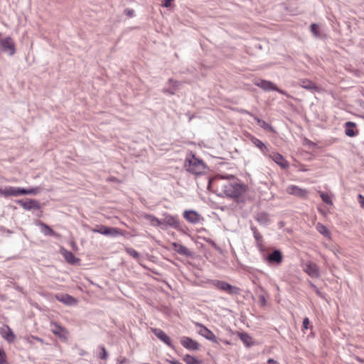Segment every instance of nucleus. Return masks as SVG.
Instances as JSON below:
<instances>
[{
    "label": "nucleus",
    "instance_id": "nucleus-1",
    "mask_svg": "<svg viewBox=\"0 0 364 364\" xmlns=\"http://www.w3.org/2000/svg\"><path fill=\"white\" fill-rule=\"evenodd\" d=\"M217 186L222 195L232 198L240 197L246 191L245 186L233 175H221L217 181Z\"/></svg>",
    "mask_w": 364,
    "mask_h": 364
},
{
    "label": "nucleus",
    "instance_id": "nucleus-2",
    "mask_svg": "<svg viewBox=\"0 0 364 364\" xmlns=\"http://www.w3.org/2000/svg\"><path fill=\"white\" fill-rule=\"evenodd\" d=\"M185 166L187 171L196 175L202 173L205 169V165L203 161L196 158L194 155L186 158Z\"/></svg>",
    "mask_w": 364,
    "mask_h": 364
},
{
    "label": "nucleus",
    "instance_id": "nucleus-3",
    "mask_svg": "<svg viewBox=\"0 0 364 364\" xmlns=\"http://www.w3.org/2000/svg\"><path fill=\"white\" fill-rule=\"evenodd\" d=\"M213 284L217 289L224 291L230 295H237L240 294V289L238 287L232 286L226 282L215 280L213 282Z\"/></svg>",
    "mask_w": 364,
    "mask_h": 364
},
{
    "label": "nucleus",
    "instance_id": "nucleus-4",
    "mask_svg": "<svg viewBox=\"0 0 364 364\" xmlns=\"http://www.w3.org/2000/svg\"><path fill=\"white\" fill-rule=\"evenodd\" d=\"M183 216L186 221L191 224L203 223L204 221L203 217L193 210H186L183 213Z\"/></svg>",
    "mask_w": 364,
    "mask_h": 364
},
{
    "label": "nucleus",
    "instance_id": "nucleus-5",
    "mask_svg": "<svg viewBox=\"0 0 364 364\" xmlns=\"http://www.w3.org/2000/svg\"><path fill=\"white\" fill-rule=\"evenodd\" d=\"M303 270L311 278L320 277V270L318 265L311 261L302 262Z\"/></svg>",
    "mask_w": 364,
    "mask_h": 364
},
{
    "label": "nucleus",
    "instance_id": "nucleus-6",
    "mask_svg": "<svg viewBox=\"0 0 364 364\" xmlns=\"http://www.w3.org/2000/svg\"><path fill=\"white\" fill-rule=\"evenodd\" d=\"M195 325L198 328L197 332L199 335L213 343H218V339L210 330L199 323H195Z\"/></svg>",
    "mask_w": 364,
    "mask_h": 364
},
{
    "label": "nucleus",
    "instance_id": "nucleus-7",
    "mask_svg": "<svg viewBox=\"0 0 364 364\" xmlns=\"http://www.w3.org/2000/svg\"><path fill=\"white\" fill-rule=\"evenodd\" d=\"M92 232H97L104 235L117 237L121 235L120 230L117 228H109L107 226L101 225L98 228L92 229Z\"/></svg>",
    "mask_w": 364,
    "mask_h": 364
},
{
    "label": "nucleus",
    "instance_id": "nucleus-8",
    "mask_svg": "<svg viewBox=\"0 0 364 364\" xmlns=\"http://www.w3.org/2000/svg\"><path fill=\"white\" fill-rule=\"evenodd\" d=\"M179 225L180 223L177 217L168 214L164 215V218L161 220V228L162 229H166V226L178 229L179 228Z\"/></svg>",
    "mask_w": 364,
    "mask_h": 364
},
{
    "label": "nucleus",
    "instance_id": "nucleus-9",
    "mask_svg": "<svg viewBox=\"0 0 364 364\" xmlns=\"http://www.w3.org/2000/svg\"><path fill=\"white\" fill-rule=\"evenodd\" d=\"M287 193L302 198H306L308 191L295 185H290L287 187Z\"/></svg>",
    "mask_w": 364,
    "mask_h": 364
},
{
    "label": "nucleus",
    "instance_id": "nucleus-10",
    "mask_svg": "<svg viewBox=\"0 0 364 364\" xmlns=\"http://www.w3.org/2000/svg\"><path fill=\"white\" fill-rule=\"evenodd\" d=\"M254 85L260 87L264 91H274L276 89V85L269 80L258 79L254 81Z\"/></svg>",
    "mask_w": 364,
    "mask_h": 364
},
{
    "label": "nucleus",
    "instance_id": "nucleus-11",
    "mask_svg": "<svg viewBox=\"0 0 364 364\" xmlns=\"http://www.w3.org/2000/svg\"><path fill=\"white\" fill-rule=\"evenodd\" d=\"M181 343L185 348L190 350H196L199 348V344L189 337H182L181 339Z\"/></svg>",
    "mask_w": 364,
    "mask_h": 364
},
{
    "label": "nucleus",
    "instance_id": "nucleus-12",
    "mask_svg": "<svg viewBox=\"0 0 364 364\" xmlns=\"http://www.w3.org/2000/svg\"><path fill=\"white\" fill-rule=\"evenodd\" d=\"M268 156L282 168L289 167L288 161L279 153H272Z\"/></svg>",
    "mask_w": 364,
    "mask_h": 364
},
{
    "label": "nucleus",
    "instance_id": "nucleus-13",
    "mask_svg": "<svg viewBox=\"0 0 364 364\" xmlns=\"http://www.w3.org/2000/svg\"><path fill=\"white\" fill-rule=\"evenodd\" d=\"M171 246L173 247V249L181 255L189 257L193 256L192 252L182 244L173 242Z\"/></svg>",
    "mask_w": 364,
    "mask_h": 364
},
{
    "label": "nucleus",
    "instance_id": "nucleus-14",
    "mask_svg": "<svg viewBox=\"0 0 364 364\" xmlns=\"http://www.w3.org/2000/svg\"><path fill=\"white\" fill-rule=\"evenodd\" d=\"M151 331L161 341L169 347H173L170 338L160 328H152Z\"/></svg>",
    "mask_w": 364,
    "mask_h": 364
},
{
    "label": "nucleus",
    "instance_id": "nucleus-15",
    "mask_svg": "<svg viewBox=\"0 0 364 364\" xmlns=\"http://www.w3.org/2000/svg\"><path fill=\"white\" fill-rule=\"evenodd\" d=\"M282 254L279 250H274L267 258L269 263L279 264L282 262Z\"/></svg>",
    "mask_w": 364,
    "mask_h": 364
},
{
    "label": "nucleus",
    "instance_id": "nucleus-16",
    "mask_svg": "<svg viewBox=\"0 0 364 364\" xmlns=\"http://www.w3.org/2000/svg\"><path fill=\"white\" fill-rule=\"evenodd\" d=\"M55 298L60 302L68 306L75 305L77 302L74 297L68 294L56 295Z\"/></svg>",
    "mask_w": 364,
    "mask_h": 364
},
{
    "label": "nucleus",
    "instance_id": "nucleus-17",
    "mask_svg": "<svg viewBox=\"0 0 364 364\" xmlns=\"http://www.w3.org/2000/svg\"><path fill=\"white\" fill-rule=\"evenodd\" d=\"M255 218L261 225L267 226L271 223L269 215L265 212L258 213Z\"/></svg>",
    "mask_w": 364,
    "mask_h": 364
},
{
    "label": "nucleus",
    "instance_id": "nucleus-18",
    "mask_svg": "<svg viewBox=\"0 0 364 364\" xmlns=\"http://www.w3.org/2000/svg\"><path fill=\"white\" fill-rule=\"evenodd\" d=\"M18 203L20 204L23 209L30 210L31 209H38L39 205L38 203L33 199H30L28 201H23L22 200H18Z\"/></svg>",
    "mask_w": 364,
    "mask_h": 364
},
{
    "label": "nucleus",
    "instance_id": "nucleus-19",
    "mask_svg": "<svg viewBox=\"0 0 364 364\" xmlns=\"http://www.w3.org/2000/svg\"><path fill=\"white\" fill-rule=\"evenodd\" d=\"M1 336L9 343H13L15 340V335L12 330L9 326H5L1 330Z\"/></svg>",
    "mask_w": 364,
    "mask_h": 364
},
{
    "label": "nucleus",
    "instance_id": "nucleus-20",
    "mask_svg": "<svg viewBox=\"0 0 364 364\" xmlns=\"http://www.w3.org/2000/svg\"><path fill=\"white\" fill-rule=\"evenodd\" d=\"M52 332L60 338H66L67 331L56 323H51Z\"/></svg>",
    "mask_w": 364,
    "mask_h": 364
},
{
    "label": "nucleus",
    "instance_id": "nucleus-21",
    "mask_svg": "<svg viewBox=\"0 0 364 364\" xmlns=\"http://www.w3.org/2000/svg\"><path fill=\"white\" fill-rule=\"evenodd\" d=\"M61 253L63 255L65 259L71 264H75L78 263L79 259L75 257V256L70 251L63 249L61 250Z\"/></svg>",
    "mask_w": 364,
    "mask_h": 364
},
{
    "label": "nucleus",
    "instance_id": "nucleus-22",
    "mask_svg": "<svg viewBox=\"0 0 364 364\" xmlns=\"http://www.w3.org/2000/svg\"><path fill=\"white\" fill-rule=\"evenodd\" d=\"M38 225L41 227V231L46 236L59 237V234L55 232L48 225L40 222Z\"/></svg>",
    "mask_w": 364,
    "mask_h": 364
},
{
    "label": "nucleus",
    "instance_id": "nucleus-23",
    "mask_svg": "<svg viewBox=\"0 0 364 364\" xmlns=\"http://www.w3.org/2000/svg\"><path fill=\"white\" fill-rule=\"evenodd\" d=\"M0 194L5 197L16 196V187H0Z\"/></svg>",
    "mask_w": 364,
    "mask_h": 364
},
{
    "label": "nucleus",
    "instance_id": "nucleus-24",
    "mask_svg": "<svg viewBox=\"0 0 364 364\" xmlns=\"http://www.w3.org/2000/svg\"><path fill=\"white\" fill-rule=\"evenodd\" d=\"M345 134L349 137H353L357 135L355 131V124L352 122H347L345 123Z\"/></svg>",
    "mask_w": 364,
    "mask_h": 364
},
{
    "label": "nucleus",
    "instance_id": "nucleus-25",
    "mask_svg": "<svg viewBox=\"0 0 364 364\" xmlns=\"http://www.w3.org/2000/svg\"><path fill=\"white\" fill-rule=\"evenodd\" d=\"M251 141L255 146L258 147L264 155H267L269 151L268 148L261 140L253 136L251 139Z\"/></svg>",
    "mask_w": 364,
    "mask_h": 364
},
{
    "label": "nucleus",
    "instance_id": "nucleus-26",
    "mask_svg": "<svg viewBox=\"0 0 364 364\" xmlns=\"http://www.w3.org/2000/svg\"><path fill=\"white\" fill-rule=\"evenodd\" d=\"M316 230L324 237L331 239V232L329 230L321 223H318L316 225Z\"/></svg>",
    "mask_w": 364,
    "mask_h": 364
},
{
    "label": "nucleus",
    "instance_id": "nucleus-27",
    "mask_svg": "<svg viewBox=\"0 0 364 364\" xmlns=\"http://www.w3.org/2000/svg\"><path fill=\"white\" fill-rule=\"evenodd\" d=\"M144 218L149 221L151 225L154 227H161V220L158 219L154 215L145 214Z\"/></svg>",
    "mask_w": 364,
    "mask_h": 364
},
{
    "label": "nucleus",
    "instance_id": "nucleus-28",
    "mask_svg": "<svg viewBox=\"0 0 364 364\" xmlns=\"http://www.w3.org/2000/svg\"><path fill=\"white\" fill-rule=\"evenodd\" d=\"M300 85L301 87L307 90L314 91L317 90V87L309 80H301L300 81Z\"/></svg>",
    "mask_w": 364,
    "mask_h": 364
},
{
    "label": "nucleus",
    "instance_id": "nucleus-29",
    "mask_svg": "<svg viewBox=\"0 0 364 364\" xmlns=\"http://www.w3.org/2000/svg\"><path fill=\"white\" fill-rule=\"evenodd\" d=\"M169 84L171 85L170 87L164 88L163 92L168 93L169 95H174L178 86V82L176 81L173 82L172 80H169Z\"/></svg>",
    "mask_w": 364,
    "mask_h": 364
},
{
    "label": "nucleus",
    "instance_id": "nucleus-30",
    "mask_svg": "<svg viewBox=\"0 0 364 364\" xmlns=\"http://www.w3.org/2000/svg\"><path fill=\"white\" fill-rule=\"evenodd\" d=\"M183 360L186 364H201V361L200 360L188 354L183 356Z\"/></svg>",
    "mask_w": 364,
    "mask_h": 364
},
{
    "label": "nucleus",
    "instance_id": "nucleus-31",
    "mask_svg": "<svg viewBox=\"0 0 364 364\" xmlns=\"http://www.w3.org/2000/svg\"><path fill=\"white\" fill-rule=\"evenodd\" d=\"M240 338L247 346H250L252 344V338L246 333H241Z\"/></svg>",
    "mask_w": 364,
    "mask_h": 364
},
{
    "label": "nucleus",
    "instance_id": "nucleus-32",
    "mask_svg": "<svg viewBox=\"0 0 364 364\" xmlns=\"http://www.w3.org/2000/svg\"><path fill=\"white\" fill-rule=\"evenodd\" d=\"M319 195H320V197L321 198L322 200L325 203H326L328 205H332L333 204L331 198V196L328 193L322 192V191H319Z\"/></svg>",
    "mask_w": 364,
    "mask_h": 364
},
{
    "label": "nucleus",
    "instance_id": "nucleus-33",
    "mask_svg": "<svg viewBox=\"0 0 364 364\" xmlns=\"http://www.w3.org/2000/svg\"><path fill=\"white\" fill-rule=\"evenodd\" d=\"M310 29L315 37L320 36V34L318 33V26L316 23H312L310 26Z\"/></svg>",
    "mask_w": 364,
    "mask_h": 364
},
{
    "label": "nucleus",
    "instance_id": "nucleus-34",
    "mask_svg": "<svg viewBox=\"0 0 364 364\" xmlns=\"http://www.w3.org/2000/svg\"><path fill=\"white\" fill-rule=\"evenodd\" d=\"M127 252L134 258H139V253L136 252L135 250L132 248H128L127 249Z\"/></svg>",
    "mask_w": 364,
    "mask_h": 364
},
{
    "label": "nucleus",
    "instance_id": "nucleus-35",
    "mask_svg": "<svg viewBox=\"0 0 364 364\" xmlns=\"http://www.w3.org/2000/svg\"><path fill=\"white\" fill-rule=\"evenodd\" d=\"M41 188L38 187L27 189V195H36L40 193Z\"/></svg>",
    "mask_w": 364,
    "mask_h": 364
},
{
    "label": "nucleus",
    "instance_id": "nucleus-36",
    "mask_svg": "<svg viewBox=\"0 0 364 364\" xmlns=\"http://www.w3.org/2000/svg\"><path fill=\"white\" fill-rule=\"evenodd\" d=\"M102 353L100 354V358L103 360H107L108 358V353L104 346H101Z\"/></svg>",
    "mask_w": 364,
    "mask_h": 364
},
{
    "label": "nucleus",
    "instance_id": "nucleus-37",
    "mask_svg": "<svg viewBox=\"0 0 364 364\" xmlns=\"http://www.w3.org/2000/svg\"><path fill=\"white\" fill-rule=\"evenodd\" d=\"M21 195H27V189L20 187H16V196Z\"/></svg>",
    "mask_w": 364,
    "mask_h": 364
},
{
    "label": "nucleus",
    "instance_id": "nucleus-38",
    "mask_svg": "<svg viewBox=\"0 0 364 364\" xmlns=\"http://www.w3.org/2000/svg\"><path fill=\"white\" fill-rule=\"evenodd\" d=\"M117 364H129V360L125 357H119L116 360Z\"/></svg>",
    "mask_w": 364,
    "mask_h": 364
},
{
    "label": "nucleus",
    "instance_id": "nucleus-39",
    "mask_svg": "<svg viewBox=\"0 0 364 364\" xmlns=\"http://www.w3.org/2000/svg\"><path fill=\"white\" fill-rule=\"evenodd\" d=\"M259 126L262 128H263L264 129L271 130V131L272 130V126L264 120L262 121V122L261 123V124Z\"/></svg>",
    "mask_w": 364,
    "mask_h": 364
},
{
    "label": "nucleus",
    "instance_id": "nucleus-40",
    "mask_svg": "<svg viewBox=\"0 0 364 364\" xmlns=\"http://www.w3.org/2000/svg\"><path fill=\"white\" fill-rule=\"evenodd\" d=\"M259 301L262 306H264L267 305V300H266L264 294H261L259 295Z\"/></svg>",
    "mask_w": 364,
    "mask_h": 364
},
{
    "label": "nucleus",
    "instance_id": "nucleus-41",
    "mask_svg": "<svg viewBox=\"0 0 364 364\" xmlns=\"http://www.w3.org/2000/svg\"><path fill=\"white\" fill-rule=\"evenodd\" d=\"M358 200L360 207L364 208V196L361 194H359L358 196Z\"/></svg>",
    "mask_w": 364,
    "mask_h": 364
},
{
    "label": "nucleus",
    "instance_id": "nucleus-42",
    "mask_svg": "<svg viewBox=\"0 0 364 364\" xmlns=\"http://www.w3.org/2000/svg\"><path fill=\"white\" fill-rule=\"evenodd\" d=\"M254 237H255V240H256L257 244L262 242V235L259 232L254 235Z\"/></svg>",
    "mask_w": 364,
    "mask_h": 364
},
{
    "label": "nucleus",
    "instance_id": "nucleus-43",
    "mask_svg": "<svg viewBox=\"0 0 364 364\" xmlns=\"http://www.w3.org/2000/svg\"><path fill=\"white\" fill-rule=\"evenodd\" d=\"M310 286L315 291L316 294L318 296H321V292L320 291V290L318 289V287L313 283L310 282Z\"/></svg>",
    "mask_w": 364,
    "mask_h": 364
},
{
    "label": "nucleus",
    "instance_id": "nucleus-44",
    "mask_svg": "<svg viewBox=\"0 0 364 364\" xmlns=\"http://www.w3.org/2000/svg\"><path fill=\"white\" fill-rule=\"evenodd\" d=\"M274 91H276V92H279V93H280V94H282V95H285V96H287V97H290V95H289L286 91H284V90H283L279 89V87H277V86H276V89H274Z\"/></svg>",
    "mask_w": 364,
    "mask_h": 364
},
{
    "label": "nucleus",
    "instance_id": "nucleus-45",
    "mask_svg": "<svg viewBox=\"0 0 364 364\" xmlns=\"http://www.w3.org/2000/svg\"><path fill=\"white\" fill-rule=\"evenodd\" d=\"M309 319L308 318H305L303 320V328L304 330H306L309 328Z\"/></svg>",
    "mask_w": 364,
    "mask_h": 364
},
{
    "label": "nucleus",
    "instance_id": "nucleus-46",
    "mask_svg": "<svg viewBox=\"0 0 364 364\" xmlns=\"http://www.w3.org/2000/svg\"><path fill=\"white\" fill-rule=\"evenodd\" d=\"M124 12H125L126 15L128 16L129 17H132L134 16V13L133 9H126L124 11Z\"/></svg>",
    "mask_w": 364,
    "mask_h": 364
},
{
    "label": "nucleus",
    "instance_id": "nucleus-47",
    "mask_svg": "<svg viewBox=\"0 0 364 364\" xmlns=\"http://www.w3.org/2000/svg\"><path fill=\"white\" fill-rule=\"evenodd\" d=\"M5 363L4 354L3 352L0 351V364H4Z\"/></svg>",
    "mask_w": 364,
    "mask_h": 364
},
{
    "label": "nucleus",
    "instance_id": "nucleus-48",
    "mask_svg": "<svg viewBox=\"0 0 364 364\" xmlns=\"http://www.w3.org/2000/svg\"><path fill=\"white\" fill-rule=\"evenodd\" d=\"M250 230L252 232L253 235L259 232L257 228L254 225L250 226Z\"/></svg>",
    "mask_w": 364,
    "mask_h": 364
},
{
    "label": "nucleus",
    "instance_id": "nucleus-49",
    "mask_svg": "<svg viewBox=\"0 0 364 364\" xmlns=\"http://www.w3.org/2000/svg\"><path fill=\"white\" fill-rule=\"evenodd\" d=\"M251 116L254 118V119L257 122V124H258L259 125H260V124H261V123H262V121H263L262 119H259L257 117H256V116H255V115H253V114H252Z\"/></svg>",
    "mask_w": 364,
    "mask_h": 364
},
{
    "label": "nucleus",
    "instance_id": "nucleus-50",
    "mask_svg": "<svg viewBox=\"0 0 364 364\" xmlns=\"http://www.w3.org/2000/svg\"><path fill=\"white\" fill-rule=\"evenodd\" d=\"M251 116L254 118V119L257 122V124H258L259 125H260V124H261V123H262V121H263L262 119H259L257 117H256V116H255V115H253V114H252Z\"/></svg>",
    "mask_w": 364,
    "mask_h": 364
},
{
    "label": "nucleus",
    "instance_id": "nucleus-51",
    "mask_svg": "<svg viewBox=\"0 0 364 364\" xmlns=\"http://www.w3.org/2000/svg\"><path fill=\"white\" fill-rule=\"evenodd\" d=\"M267 363L268 364H279L277 361L274 360V359L272 358H269L268 360H267Z\"/></svg>",
    "mask_w": 364,
    "mask_h": 364
},
{
    "label": "nucleus",
    "instance_id": "nucleus-52",
    "mask_svg": "<svg viewBox=\"0 0 364 364\" xmlns=\"http://www.w3.org/2000/svg\"><path fill=\"white\" fill-rule=\"evenodd\" d=\"M173 0H164V6L165 7H169L170 6V2L172 1Z\"/></svg>",
    "mask_w": 364,
    "mask_h": 364
},
{
    "label": "nucleus",
    "instance_id": "nucleus-53",
    "mask_svg": "<svg viewBox=\"0 0 364 364\" xmlns=\"http://www.w3.org/2000/svg\"><path fill=\"white\" fill-rule=\"evenodd\" d=\"M331 250L333 252L335 255L337 256L338 250L336 247L331 248Z\"/></svg>",
    "mask_w": 364,
    "mask_h": 364
},
{
    "label": "nucleus",
    "instance_id": "nucleus-54",
    "mask_svg": "<svg viewBox=\"0 0 364 364\" xmlns=\"http://www.w3.org/2000/svg\"><path fill=\"white\" fill-rule=\"evenodd\" d=\"M240 112H241V113H245V114H249V115H250V116L252 115V114H251L250 112H249L248 111L244 110V109H242V110L240 111Z\"/></svg>",
    "mask_w": 364,
    "mask_h": 364
},
{
    "label": "nucleus",
    "instance_id": "nucleus-55",
    "mask_svg": "<svg viewBox=\"0 0 364 364\" xmlns=\"http://www.w3.org/2000/svg\"><path fill=\"white\" fill-rule=\"evenodd\" d=\"M171 364H181V363L178 360H171Z\"/></svg>",
    "mask_w": 364,
    "mask_h": 364
},
{
    "label": "nucleus",
    "instance_id": "nucleus-56",
    "mask_svg": "<svg viewBox=\"0 0 364 364\" xmlns=\"http://www.w3.org/2000/svg\"><path fill=\"white\" fill-rule=\"evenodd\" d=\"M258 290H259V291H261L262 292H264V289L262 287H258Z\"/></svg>",
    "mask_w": 364,
    "mask_h": 364
}]
</instances>
